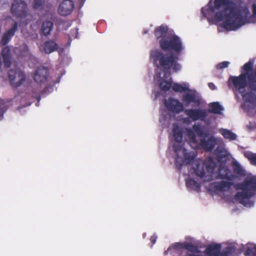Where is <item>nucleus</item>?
Instances as JSON below:
<instances>
[{
    "label": "nucleus",
    "mask_w": 256,
    "mask_h": 256,
    "mask_svg": "<svg viewBox=\"0 0 256 256\" xmlns=\"http://www.w3.org/2000/svg\"><path fill=\"white\" fill-rule=\"evenodd\" d=\"M154 34L162 50L170 53H164L158 49L152 50L150 53V59L157 68L164 72V77L168 78L170 75L167 73L168 70L172 69L173 72H176L181 69L178 60L184 49L182 42L177 35L168 30L166 26L156 28Z\"/></svg>",
    "instance_id": "obj_1"
},
{
    "label": "nucleus",
    "mask_w": 256,
    "mask_h": 256,
    "mask_svg": "<svg viewBox=\"0 0 256 256\" xmlns=\"http://www.w3.org/2000/svg\"><path fill=\"white\" fill-rule=\"evenodd\" d=\"M224 10L215 14L214 18L218 21L224 20L222 26L227 30H235L248 23L256 22V4H252V14L247 6L238 9L236 4L230 0H214V6L210 8V12Z\"/></svg>",
    "instance_id": "obj_2"
},
{
    "label": "nucleus",
    "mask_w": 256,
    "mask_h": 256,
    "mask_svg": "<svg viewBox=\"0 0 256 256\" xmlns=\"http://www.w3.org/2000/svg\"><path fill=\"white\" fill-rule=\"evenodd\" d=\"M192 128L200 138V145L206 152H212L218 143L217 138L214 136H210L208 130H204V126L200 124H194Z\"/></svg>",
    "instance_id": "obj_3"
},
{
    "label": "nucleus",
    "mask_w": 256,
    "mask_h": 256,
    "mask_svg": "<svg viewBox=\"0 0 256 256\" xmlns=\"http://www.w3.org/2000/svg\"><path fill=\"white\" fill-rule=\"evenodd\" d=\"M248 72L242 73L238 76H230L228 79V84H232L234 88L240 93L244 92V90L248 85Z\"/></svg>",
    "instance_id": "obj_4"
},
{
    "label": "nucleus",
    "mask_w": 256,
    "mask_h": 256,
    "mask_svg": "<svg viewBox=\"0 0 256 256\" xmlns=\"http://www.w3.org/2000/svg\"><path fill=\"white\" fill-rule=\"evenodd\" d=\"M8 76L11 84L14 88L22 85L26 80L24 73L18 69H11L8 72Z\"/></svg>",
    "instance_id": "obj_5"
},
{
    "label": "nucleus",
    "mask_w": 256,
    "mask_h": 256,
    "mask_svg": "<svg viewBox=\"0 0 256 256\" xmlns=\"http://www.w3.org/2000/svg\"><path fill=\"white\" fill-rule=\"evenodd\" d=\"M236 190H248L255 194L256 192V176L246 177L242 182L234 185Z\"/></svg>",
    "instance_id": "obj_6"
},
{
    "label": "nucleus",
    "mask_w": 256,
    "mask_h": 256,
    "mask_svg": "<svg viewBox=\"0 0 256 256\" xmlns=\"http://www.w3.org/2000/svg\"><path fill=\"white\" fill-rule=\"evenodd\" d=\"M184 112L194 121L200 120L204 122L208 116L206 111L200 108L186 109L184 110Z\"/></svg>",
    "instance_id": "obj_7"
},
{
    "label": "nucleus",
    "mask_w": 256,
    "mask_h": 256,
    "mask_svg": "<svg viewBox=\"0 0 256 256\" xmlns=\"http://www.w3.org/2000/svg\"><path fill=\"white\" fill-rule=\"evenodd\" d=\"M26 6V4L22 0H14L12 4L10 12L13 16L21 18L24 14Z\"/></svg>",
    "instance_id": "obj_8"
},
{
    "label": "nucleus",
    "mask_w": 256,
    "mask_h": 256,
    "mask_svg": "<svg viewBox=\"0 0 256 256\" xmlns=\"http://www.w3.org/2000/svg\"><path fill=\"white\" fill-rule=\"evenodd\" d=\"M164 104L168 110L176 114H180L184 111L183 104L178 100L170 98L168 100H165Z\"/></svg>",
    "instance_id": "obj_9"
},
{
    "label": "nucleus",
    "mask_w": 256,
    "mask_h": 256,
    "mask_svg": "<svg viewBox=\"0 0 256 256\" xmlns=\"http://www.w3.org/2000/svg\"><path fill=\"white\" fill-rule=\"evenodd\" d=\"M74 3L71 0H64L59 5L58 12L62 16L70 15L74 8Z\"/></svg>",
    "instance_id": "obj_10"
},
{
    "label": "nucleus",
    "mask_w": 256,
    "mask_h": 256,
    "mask_svg": "<svg viewBox=\"0 0 256 256\" xmlns=\"http://www.w3.org/2000/svg\"><path fill=\"white\" fill-rule=\"evenodd\" d=\"M48 71L44 66L38 67L35 70L34 80L38 84H43L47 81Z\"/></svg>",
    "instance_id": "obj_11"
},
{
    "label": "nucleus",
    "mask_w": 256,
    "mask_h": 256,
    "mask_svg": "<svg viewBox=\"0 0 256 256\" xmlns=\"http://www.w3.org/2000/svg\"><path fill=\"white\" fill-rule=\"evenodd\" d=\"M216 178L227 180H233L236 179V176L232 173L228 167L220 166L218 168V174Z\"/></svg>",
    "instance_id": "obj_12"
},
{
    "label": "nucleus",
    "mask_w": 256,
    "mask_h": 256,
    "mask_svg": "<svg viewBox=\"0 0 256 256\" xmlns=\"http://www.w3.org/2000/svg\"><path fill=\"white\" fill-rule=\"evenodd\" d=\"M231 180L218 182L211 184V187L216 191L225 192L228 191L234 185Z\"/></svg>",
    "instance_id": "obj_13"
},
{
    "label": "nucleus",
    "mask_w": 256,
    "mask_h": 256,
    "mask_svg": "<svg viewBox=\"0 0 256 256\" xmlns=\"http://www.w3.org/2000/svg\"><path fill=\"white\" fill-rule=\"evenodd\" d=\"M18 28V23L15 22L12 24V28L4 33L2 38V45L5 46L9 42L17 31Z\"/></svg>",
    "instance_id": "obj_14"
},
{
    "label": "nucleus",
    "mask_w": 256,
    "mask_h": 256,
    "mask_svg": "<svg viewBox=\"0 0 256 256\" xmlns=\"http://www.w3.org/2000/svg\"><path fill=\"white\" fill-rule=\"evenodd\" d=\"M242 192H238L234 196L236 200L244 206L246 205V200H249L251 198L254 196V194L252 192L248 190H242Z\"/></svg>",
    "instance_id": "obj_15"
},
{
    "label": "nucleus",
    "mask_w": 256,
    "mask_h": 256,
    "mask_svg": "<svg viewBox=\"0 0 256 256\" xmlns=\"http://www.w3.org/2000/svg\"><path fill=\"white\" fill-rule=\"evenodd\" d=\"M173 148L174 152L176 154V158L174 162V164L176 168L180 170L182 166V162H179V159L180 158V153L182 152L183 153V150L186 149L183 147L182 143H174L173 144Z\"/></svg>",
    "instance_id": "obj_16"
},
{
    "label": "nucleus",
    "mask_w": 256,
    "mask_h": 256,
    "mask_svg": "<svg viewBox=\"0 0 256 256\" xmlns=\"http://www.w3.org/2000/svg\"><path fill=\"white\" fill-rule=\"evenodd\" d=\"M222 246L220 244L208 245L205 250V253L208 256H219Z\"/></svg>",
    "instance_id": "obj_17"
},
{
    "label": "nucleus",
    "mask_w": 256,
    "mask_h": 256,
    "mask_svg": "<svg viewBox=\"0 0 256 256\" xmlns=\"http://www.w3.org/2000/svg\"><path fill=\"white\" fill-rule=\"evenodd\" d=\"M182 101L186 104V106L191 103H194L196 105L200 104V100L196 98V96L194 94L187 93L184 94L182 96Z\"/></svg>",
    "instance_id": "obj_18"
},
{
    "label": "nucleus",
    "mask_w": 256,
    "mask_h": 256,
    "mask_svg": "<svg viewBox=\"0 0 256 256\" xmlns=\"http://www.w3.org/2000/svg\"><path fill=\"white\" fill-rule=\"evenodd\" d=\"M52 28L53 23L50 20L45 21L42 25L40 34L44 36H47L50 34Z\"/></svg>",
    "instance_id": "obj_19"
},
{
    "label": "nucleus",
    "mask_w": 256,
    "mask_h": 256,
    "mask_svg": "<svg viewBox=\"0 0 256 256\" xmlns=\"http://www.w3.org/2000/svg\"><path fill=\"white\" fill-rule=\"evenodd\" d=\"M44 50L46 54H50L58 49V44L53 40H47L44 43Z\"/></svg>",
    "instance_id": "obj_20"
},
{
    "label": "nucleus",
    "mask_w": 256,
    "mask_h": 256,
    "mask_svg": "<svg viewBox=\"0 0 256 256\" xmlns=\"http://www.w3.org/2000/svg\"><path fill=\"white\" fill-rule=\"evenodd\" d=\"M182 156L184 159H182L181 158L179 159V162H182V165L184 162H186V164H190L194 159V154L190 152H188L186 149L183 150Z\"/></svg>",
    "instance_id": "obj_21"
},
{
    "label": "nucleus",
    "mask_w": 256,
    "mask_h": 256,
    "mask_svg": "<svg viewBox=\"0 0 256 256\" xmlns=\"http://www.w3.org/2000/svg\"><path fill=\"white\" fill-rule=\"evenodd\" d=\"M232 167L234 172L240 176H246L244 170L242 168L240 164L237 162H232Z\"/></svg>",
    "instance_id": "obj_22"
},
{
    "label": "nucleus",
    "mask_w": 256,
    "mask_h": 256,
    "mask_svg": "<svg viewBox=\"0 0 256 256\" xmlns=\"http://www.w3.org/2000/svg\"><path fill=\"white\" fill-rule=\"evenodd\" d=\"M211 110H208L209 112L219 114L223 110L222 106L218 102H214L210 104Z\"/></svg>",
    "instance_id": "obj_23"
},
{
    "label": "nucleus",
    "mask_w": 256,
    "mask_h": 256,
    "mask_svg": "<svg viewBox=\"0 0 256 256\" xmlns=\"http://www.w3.org/2000/svg\"><path fill=\"white\" fill-rule=\"evenodd\" d=\"M220 132L226 139H228L230 140H234L236 139V135L227 129H222L220 130Z\"/></svg>",
    "instance_id": "obj_24"
},
{
    "label": "nucleus",
    "mask_w": 256,
    "mask_h": 256,
    "mask_svg": "<svg viewBox=\"0 0 256 256\" xmlns=\"http://www.w3.org/2000/svg\"><path fill=\"white\" fill-rule=\"evenodd\" d=\"M244 156L249 160L251 164L256 166V153L245 151L244 152Z\"/></svg>",
    "instance_id": "obj_25"
},
{
    "label": "nucleus",
    "mask_w": 256,
    "mask_h": 256,
    "mask_svg": "<svg viewBox=\"0 0 256 256\" xmlns=\"http://www.w3.org/2000/svg\"><path fill=\"white\" fill-rule=\"evenodd\" d=\"M173 136L176 142L182 143V132L178 127L174 128Z\"/></svg>",
    "instance_id": "obj_26"
},
{
    "label": "nucleus",
    "mask_w": 256,
    "mask_h": 256,
    "mask_svg": "<svg viewBox=\"0 0 256 256\" xmlns=\"http://www.w3.org/2000/svg\"><path fill=\"white\" fill-rule=\"evenodd\" d=\"M186 184L188 188L194 190H200V184L193 178H189L186 180Z\"/></svg>",
    "instance_id": "obj_27"
},
{
    "label": "nucleus",
    "mask_w": 256,
    "mask_h": 256,
    "mask_svg": "<svg viewBox=\"0 0 256 256\" xmlns=\"http://www.w3.org/2000/svg\"><path fill=\"white\" fill-rule=\"evenodd\" d=\"M181 248H184L192 252H199L198 247L191 242L181 244Z\"/></svg>",
    "instance_id": "obj_28"
},
{
    "label": "nucleus",
    "mask_w": 256,
    "mask_h": 256,
    "mask_svg": "<svg viewBox=\"0 0 256 256\" xmlns=\"http://www.w3.org/2000/svg\"><path fill=\"white\" fill-rule=\"evenodd\" d=\"M248 80L249 88L252 91H256V76L254 75H248Z\"/></svg>",
    "instance_id": "obj_29"
},
{
    "label": "nucleus",
    "mask_w": 256,
    "mask_h": 256,
    "mask_svg": "<svg viewBox=\"0 0 256 256\" xmlns=\"http://www.w3.org/2000/svg\"><path fill=\"white\" fill-rule=\"evenodd\" d=\"M172 81L171 78L168 81L162 79V81L160 82V89L164 91H168L172 85Z\"/></svg>",
    "instance_id": "obj_30"
},
{
    "label": "nucleus",
    "mask_w": 256,
    "mask_h": 256,
    "mask_svg": "<svg viewBox=\"0 0 256 256\" xmlns=\"http://www.w3.org/2000/svg\"><path fill=\"white\" fill-rule=\"evenodd\" d=\"M46 0H33L32 8L34 10L42 9Z\"/></svg>",
    "instance_id": "obj_31"
},
{
    "label": "nucleus",
    "mask_w": 256,
    "mask_h": 256,
    "mask_svg": "<svg viewBox=\"0 0 256 256\" xmlns=\"http://www.w3.org/2000/svg\"><path fill=\"white\" fill-rule=\"evenodd\" d=\"M172 90L176 92H183L187 90H188V88L186 86H184L182 84H180L178 83H175L172 86Z\"/></svg>",
    "instance_id": "obj_32"
},
{
    "label": "nucleus",
    "mask_w": 256,
    "mask_h": 256,
    "mask_svg": "<svg viewBox=\"0 0 256 256\" xmlns=\"http://www.w3.org/2000/svg\"><path fill=\"white\" fill-rule=\"evenodd\" d=\"M242 94V98L247 102H251L254 99L253 94L249 92H244H244L240 93Z\"/></svg>",
    "instance_id": "obj_33"
},
{
    "label": "nucleus",
    "mask_w": 256,
    "mask_h": 256,
    "mask_svg": "<svg viewBox=\"0 0 256 256\" xmlns=\"http://www.w3.org/2000/svg\"><path fill=\"white\" fill-rule=\"evenodd\" d=\"M234 252V248L232 247L228 246L222 252H220L219 256H230Z\"/></svg>",
    "instance_id": "obj_34"
},
{
    "label": "nucleus",
    "mask_w": 256,
    "mask_h": 256,
    "mask_svg": "<svg viewBox=\"0 0 256 256\" xmlns=\"http://www.w3.org/2000/svg\"><path fill=\"white\" fill-rule=\"evenodd\" d=\"M218 154V162H220L223 158H226V154H222L221 153L223 152V148H218L216 150Z\"/></svg>",
    "instance_id": "obj_35"
},
{
    "label": "nucleus",
    "mask_w": 256,
    "mask_h": 256,
    "mask_svg": "<svg viewBox=\"0 0 256 256\" xmlns=\"http://www.w3.org/2000/svg\"><path fill=\"white\" fill-rule=\"evenodd\" d=\"M195 134H196V133L193 130H188V137L192 140L194 142H196V136L195 135Z\"/></svg>",
    "instance_id": "obj_36"
},
{
    "label": "nucleus",
    "mask_w": 256,
    "mask_h": 256,
    "mask_svg": "<svg viewBox=\"0 0 256 256\" xmlns=\"http://www.w3.org/2000/svg\"><path fill=\"white\" fill-rule=\"evenodd\" d=\"M3 58V62L6 67L9 68L12 64V56H4Z\"/></svg>",
    "instance_id": "obj_37"
},
{
    "label": "nucleus",
    "mask_w": 256,
    "mask_h": 256,
    "mask_svg": "<svg viewBox=\"0 0 256 256\" xmlns=\"http://www.w3.org/2000/svg\"><path fill=\"white\" fill-rule=\"evenodd\" d=\"M246 256H256V248H248L246 252Z\"/></svg>",
    "instance_id": "obj_38"
},
{
    "label": "nucleus",
    "mask_w": 256,
    "mask_h": 256,
    "mask_svg": "<svg viewBox=\"0 0 256 256\" xmlns=\"http://www.w3.org/2000/svg\"><path fill=\"white\" fill-rule=\"evenodd\" d=\"M230 64V62L228 61L222 62L217 64L216 68L218 70H222L224 68H226Z\"/></svg>",
    "instance_id": "obj_39"
},
{
    "label": "nucleus",
    "mask_w": 256,
    "mask_h": 256,
    "mask_svg": "<svg viewBox=\"0 0 256 256\" xmlns=\"http://www.w3.org/2000/svg\"><path fill=\"white\" fill-rule=\"evenodd\" d=\"M252 67L253 63L252 62L249 61L244 65L242 68L244 71L248 72L252 70Z\"/></svg>",
    "instance_id": "obj_40"
},
{
    "label": "nucleus",
    "mask_w": 256,
    "mask_h": 256,
    "mask_svg": "<svg viewBox=\"0 0 256 256\" xmlns=\"http://www.w3.org/2000/svg\"><path fill=\"white\" fill-rule=\"evenodd\" d=\"M2 57L11 56L10 48L8 46L4 47L2 51Z\"/></svg>",
    "instance_id": "obj_41"
},
{
    "label": "nucleus",
    "mask_w": 256,
    "mask_h": 256,
    "mask_svg": "<svg viewBox=\"0 0 256 256\" xmlns=\"http://www.w3.org/2000/svg\"><path fill=\"white\" fill-rule=\"evenodd\" d=\"M216 166V164L212 160H210V164L206 165V170L209 172H212L214 170V168Z\"/></svg>",
    "instance_id": "obj_42"
},
{
    "label": "nucleus",
    "mask_w": 256,
    "mask_h": 256,
    "mask_svg": "<svg viewBox=\"0 0 256 256\" xmlns=\"http://www.w3.org/2000/svg\"><path fill=\"white\" fill-rule=\"evenodd\" d=\"M194 172L196 175L200 178H203L205 175V171L203 168H202L201 170H199L198 168L196 169H195L194 170Z\"/></svg>",
    "instance_id": "obj_43"
},
{
    "label": "nucleus",
    "mask_w": 256,
    "mask_h": 256,
    "mask_svg": "<svg viewBox=\"0 0 256 256\" xmlns=\"http://www.w3.org/2000/svg\"><path fill=\"white\" fill-rule=\"evenodd\" d=\"M21 50L24 55H28L29 53V48L28 46L26 44H24L22 46Z\"/></svg>",
    "instance_id": "obj_44"
},
{
    "label": "nucleus",
    "mask_w": 256,
    "mask_h": 256,
    "mask_svg": "<svg viewBox=\"0 0 256 256\" xmlns=\"http://www.w3.org/2000/svg\"><path fill=\"white\" fill-rule=\"evenodd\" d=\"M0 104L2 105V106H0V115H1L3 114L6 110V108L5 106V104H4V100L1 99H0Z\"/></svg>",
    "instance_id": "obj_45"
},
{
    "label": "nucleus",
    "mask_w": 256,
    "mask_h": 256,
    "mask_svg": "<svg viewBox=\"0 0 256 256\" xmlns=\"http://www.w3.org/2000/svg\"><path fill=\"white\" fill-rule=\"evenodd\" d=\"M156 238L157 236L156 235L154 234L150 237V240L152 243V244H154L156 242Z\"/></svg>",
    "instance_id": "obj_46"
},
{
    "label": "nucleus",
    "mask_w": 256,
    "mask_h": 256,
    "mask_svg": "<svg viewBox=\"0 0 256 256\" xmlns=\"http://www.w3.org/2000/svg\"><path fill=\"white\" fill-rule=\"evenodd\" d=\"M208 86L211 90H214L215 89V86L214 84L210 82L208 84Z\"/></svg>",
    "instance_id": "obj_47"
},
{
    "label": "nucleus",
    "mask_w": 256,
    "mask_h": 256,
    "mask_svg": "<svg viewBox=\"0 0 256 256\" xmlns=\"http://www.w3.org/2000/svg\"><path fill=\"white\" fill-rule=\"evenodd\" d=\"M201 12L203 16L204 17H206L207 14L206 13L204 12V8H202L201 9Z\"/></svg>",
    "instance_id": "obj_48"
},
{
    "label": "nucleus",
    "mask_w": 256,
    "mask_h": 256,
    "mask_svg": "<svg viewBox=\"0 0 256 256\" xmlns=\"http://www.w3.org/2000/svg\"><path fill=\"white\" fill-rule=\"evenodd\" d=\"M156 76L160 78V72L156 74Z\"/></svg>",
    "instance_id": "obj_49"
},
{
    "label": "nucleus",
    "mask_w": 256,
    "mask_h": 256,
    "mask_svg": "<svg viewBox=\"0 0 256 256\" xmlns=\"http://www.w3.org/2000/svg\"><path fill=\"white\" fill-rule=\"evenodd\" d=\"M254 74H255V76H256V70H255V71H254Z\"/></svg>",
    "instance_id": "obj_50"
}]
</instances>
